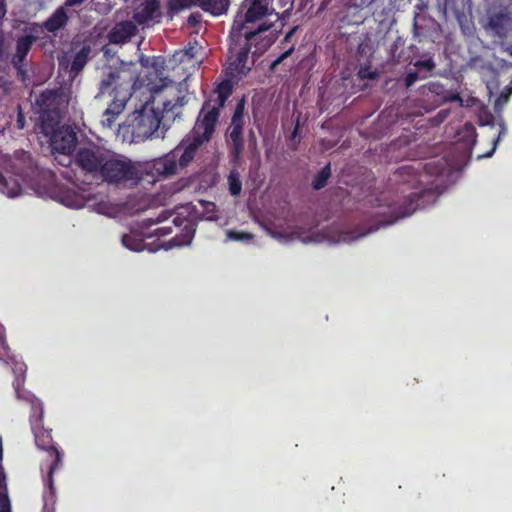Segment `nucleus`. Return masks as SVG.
Masks as SVG:
<instances>
[{
    "mask_svg": "<svg viewBox=\"0 0 512 512\" xmlns=\"http://www.w3.org/2000/svg\"><path fill=\"white\" fill-rule=\"evenodd\" d=\"M279 13L272 3L262 0H244L234 19L230 32L229 69L231 75L243 76L251 69L254 61L249 53L254 46L253 55L263 53L268 42H263L262 34L279 21Z\"/></svg>",
    "mask_w": 512,
    "mask_h": 512,
    "instance_id": "1",
    "label": "nucleus"
},
{
    "mask_svg": "<svg viewBox=\"0 0 512 512\" xmlns=\"http://www.w3.org/2000/svg\"><path fill=\"white\" fill-rule=\"evenodd\" d=\"M232 93L230 81L220 83L211 97L204 102L196 123L189 134L174 149L180 160L181 168L188 166L195 158L200 147L208 143L214 132L220 110Z\"/></svg>",
    "mask_w": 512,
    "mask_h": 512,
    "instance_id": "2",
    "label": "nucleus"
},
{
    "mask_svg": "<svg viewBox=\"0 0 512 512\" xmlns=\"http://www.w3.org/2000/svg\"><path fill=\"white\" fill-rule=\"evenodd\" d=\"M184 97L158 99L153 97L128 118L133 141L141 142L149 138H163L166 131L180 113Z\"/></svg>",
    "mask_w": 512,
    "mask_h": 512,
    "instance_id": "3",
    "label": "nucleus"
},
{
    "mask_svg": "<svg viewBox=\"0 0 512 512\" xmlns=\"http://www.w3.org/2000/svg\"><path fill=\"white\" fill-rule=\"evenodd\" d=\"M426 194H430V191L411 193L405 199L403 205L397 208V211L394 209L391 212V219L379 221L377 225L371 226L367 231L361 232L358 234H354L352 232H344L337 239H333L325 233L307 232L304 228L298 227V226L294 227L290 232L275 230L271 227H265V229H266L267 233L272 238H274L282 243H289L293 240H300L301 242H303L305 244L319 243L324 240H328V241L335 242V243L341 242V241L342 242H352V241H355L371 232L378 230L380 227H385V226L391 225L399 219L410 216L419 207V205L417 204V201L419 200V198Z\"/></svg>",
    "mask_w": 512,
    "mask_h": 512,
    "instance_id": "4",
    "label": "nucleus"
},
{
    "mask_svg": "<svg viewBox=\"0 0 512 512\" xmlns=\"http://www.w3.org/2000/svg\"><path fill=\"white\" fill-rule=\"evenodd\" d=\"M133 67V63L125 62H120L118 67L109 66L106 68L105 76L100 81L99 92L96 97L115 92L111 103L105 110L107 118L102 121L107 127H111L114 121L113 118L124 110L130 98L129 89L136 77Z\"/></svg>",
    "mask_w": 512,
    "mask_h": 512,
    "instance_id": "5",
    "label": "nucleus"
},
{
    "mask_svg": "<svg viewBox=\"0 0 512 512\" xmlns=\"http://www.w3.org/2000/svg\"><path fill=\"white\" fill-rule=\"evenodd\" d=\"M10 168L11 170L6 169L5 174L0 172V191L10 198L18 196L21 191L19 182L12 179L11 173L20 174L22 179L31 183L32 186L51 176L50 171L40 170L33 162L31 154L25 151L15 152Z\"/></svg>",
    "mask_w": 512,
    "mask_h": 512,
    "instance_id": "6",
    "label": "nucleus"
},
{
    "mask_svg": "<svg viewBox=\"0 0 512 512\" xmlns=\"http://www.w3.org/2000/svg\"><path fill=\"white\" fill-rule=\"evenodd\" d=\"M141 172L128 157L109 151L99 179L109 184H126L140 179Z\"/></svg>",
    "mask_w": 512,
    "mask_h": 512,
    "instance_id": "7",
    "label": "nucleus"
},
{
    "mask_svg": "<svg viewBox=\"0 0 512 512\" xmlns=\"http://www.w3.org/2000/svg\"><path fill=\"white\" fill-rule=\"evenodd\" d=\"M109 151L94 143L83 145L76 153V165L86 174L99 179Z\"/></svg>",
    "mask_w": 512,
    "mask_h": 512,
    "instance_id": "8",
    "label": "nucleus"
},
{
    "mask_svg": "<svg viewBox=\"0 0 512 512\" xmlns=\"http://www.w3.org/2000/svg\"><path fill=\"white\" fill-rule=\"evenodd\" d=\"M46 457L41 462V471L45 472L44 482L48 491L44 493L46 503L54 502L56 489L53 476L63 466L64 454L60 450H46Z\"/></svg>",
    "mask_w": 512,
    "mask_h": 512,
    "instance_id": "9",
    "label": "nucleus"
},
{
    "mask_svg": "<svg viewBox=\"0 0 512 512\" xmlns=\"http://www.w3.org/2000/svg\"><path fill=\"white\" fill-rule=\"evenodd\" d=\"M48 137H50V146L52 151L63 155L70 154L77 144L76 133L68 126L58 127Z\"/></svg>",
    "mask_w": 512,
    "mask_h": 512,
    "instance_id": "10",
    "label": "nucleus"
},
{
    "mask_svg": "<svg viewBox=\"0 0 512 512\" xmlns=\"http://www.w3.org/2000/svg\"><path fill=\"white\" fill-rule=\"evenodd\" d=\"M36 40L37 37L34 35H24L19 37L16 41L15 53L12 56L11 63L17 69L22 80H25L27 73L26 57Z\"/></svg>",
    "mask_w": 512,
    "mask_h": 512,
    "instance_id": "11",
    "label": "nucleus"
},
{
    "mask_svg": "<svg viewBox=\"0 0 512 512\" xmlns=\"http://www.w3.org/2000/svg\"><path fill=\"white\" fill-rule=\"evenodd\" d=\"M486 29L500 38L507 37L512 31V15L506 10L489 14Z\"/></svg>",
    "mask_w": 512,
    "mask_h": 512,
    "instance_id": "12",
    "label": "nucleus"
},
{
    "mask_svg": "<svg viewBox=\"0 0 512 512\" xmlns=\"http://www.w3.org/2000/svg\"><path fill=\"white\" fill-rule=\"evenodd\" d=\"M136 33L137 26L132 21H121L110 29L107 39L110 44L123 45L129 42Z\"/></svg>",
    "mask_w": 512,
    "mask_h": 512,
    "instance_id": "13",
    "label": "nucleus"
},
{
    "mask_svg": "<svg viewBox=\"0 0 512 512\" xmlns=\"http://www.w3.org/2000/svg\"><path fill=\"white\" fill-rule=\"evenodd\" d=\"M180 168V160L178 158L177 152L174 150L165 156L153 161V169L157 174L164 177H170L177 174Z\"/></svg>",
    "mask_w": 512,
    "mask_h": 512,
    "instance_id": "14",
    "label": "nucleus"
},
{
    "mask_svg": "<svg viewBox=\"0 0 512 512\" xmlns=\"http://www.w3.org/2000/svg\"><path fill=\"white\" fill-rule=\"evenodd\" d=\"M72 17V12H67L63 7H58L42 24V28L54 35L58 31L64 29L69 19Z\"/></svg>",
    "mask_w": 512,
    "mask_h": 512,
    "instance_id": "15",
    "label": "nucleus"
},
{
    "mask_svg": "<svg viewBox=\"0 0 512 512\" xmlns=\"http://www.w3.org/2000/svg\"><path fill=\"white\" fill-rule=\"evenodd\" d=\"M158 8L157 0H146L135 12V21L139 24H148L156 17Z\"/></svg>",
    "mask_w": 512,
    "mask_h": 512,
    "instance_id": "16",
    "label": "nucleus"
},
{
    "mask_svg": "<svg viewBox=\"0 0 512 512\" xmlns=\"http://www.w3.org/2000/svg\"><path fill=\"white\" fill-rule=\"evenodd\" d=\"M41 124V132L45 136H49L52 132H54L58 127L60 115L58 111L54 110H46L41 111L40 116Z\"/></svg>",
    "mask_w": 512,
    "mask_h": 512,
    "instance_id": "17",
    "label": "nucleus"
},
{
    "mask_svg": "<svg viewBox=\"0 0 512 512\" xmlns=\"http://www.w3.org/2000/svg\"><path fill=\"white\" fill-rule=\"evenodd\" d=\"M58 97L59 95L56 91L47 90L39 95L37 104L39 105L41 111L54 110L58 103Z\"/></svg>",
    "mask_w": 512,
    "mask_h": 512,
    "instance_id": "18",
    "label": "nucleus"
},
{
    "mask_svg": "<svg viewBox=\"0 0 512 512\" xmlns=\"http://www.w3.org/2000/svg\"><path fill=\"white\" fill-rule=\"evenodd\" d=\"M90 53V45H84L74 56V59L71 63V71H73L75 74L79 73L86 65Z\"/></svg>",
    "mask_w": 512,
    "mask_h": 512,
    "instance_id": "19",
    "label": "nucleus"
},
{
    "mask_svg": "<svg viewBox=\"0 0 512 512\" xmlns=\"http://www.w3.org/2000/svg\"><path fill=\"white\" fill-rule=\"evenodd\" d=\"M122 244L132 251H142L144 249V241L142 236L136 232L132 231L129 234H125L122 237Z\"/></svg>",
    "mask_w": 512,
    "mask_h": 512,
    "instance_id": "20",
    "label": "nucleus"
},
{
    "mask_svg": "<svg viewBox=\"0 0 512 512\" xmlns=\"http://www.w3.org/2000/svg\"><path fill=\"white\" fill-rule=\"evenodd\" d=\"M199 50H201V47L197 42L189 43L183 50L177 51L173 54V60L175 62L191 60L197 56Z\"/></svg>",
    "mask_w": 512,
    "mask_h": 512,
    "instance_id": "21",
    "label": "nucleus"
},
{
    "mask_svg": "<svg viewBox=\"0 0 512 512\" xmlns=\"http://www.w3.org/2000/svg\"><path fill=\"white\" fill-rule=\"evenodd\" d=\"M196 4L214 15H219L227 10L226 0H197Z\"/></svg>",
    "mask_w": 512,
    "mask_h": 512,
    "instance_id": "22",
    "label": "nucleus"
},
{
    "mask_svg": "<svg viewBox=\"0 0 512 512\" xmlns=\"http://www.w3.org/2000/svg\"><path fill=\"white\" fill-rule=\"evenodd\" d=\"M413 65L418 69V72H425L422 78L428 77L436 67L433 58L428 53L423 54L422 59L415 61Z\"/></svg>",
    "mask_w": 512,
    "mask_h": 512,
    "instance_id": "23",
    "label": "nucleus"
},
{
    "mask_svg": "<svg viewBox=\"0 0 512 512\" xmlns=\"http://www.w3.org/2000/svg\"><path fill=\"white\" fill-rule=\"evenodd\" d=\"M199 204L202 208V214L205 217V219L210 221L218 220L219 217L216 214L217 208L213 202L200 200Z\"/></svg>",
    "mask_w": 512,
    "mask_h": 512,
    "instance_id": "24",
    "label": "nucleus"
},
{
    "mask_svg": "<svg viewBox=\"0 0 512 512\" xmlns=\"http://www.w3.org/2000/svg\"><path fill=\"white\" fill-rule=\"evenodd\" d=\"M331 175L330 165H326L321 169V171L316 175L313 181V188L319 190L323 188Z\"/></svg>",
    "mask_w": 512,
    "mask_h": 512,
    "instance_id": "25",
    "label": "nucleus"
},
{
    "mask_svg": "<svg viewBox=\"0 0 512 512\" xmlns=\"http://www.w3.org/2000/svg\"><path fill=\"white\" fill-rule=\"evenodd\" d=\"M229 191L232 195H239L242 189V183L238 172L232 171L228 177Z\"/></svg>",
    "mask_w": 512,
    "mask_h": 512,
    "instance_id": "26",
    "label": "nucleus"
},
{
    "mask_svg": "<svg viewBox=\"0 0 512 512\" xmlns=\"http://www.w3.org/2000/svg\"><path fill=\"white\" fill-rule=\"evenodd\" d=\"M35 441L38 448H55L51 441V435L47 431L35 432Z\"/></svg>",
    "mask_w": 512,
    "mask_h": 512,
    "instance_id": "27",
    "label": "nucleus"
},
{
    "mask_svg": "<svg viewBox=\"0 0 512 512\" xmlns=\"http://www.w3.org/2000/svg\"><path fill=\"white\" fill-rule=\"evenodd\" d=\"M197 3V0H169L168 6L172 12H179Z\"/></svg>",
    "mask_w": 512,
    "mask_h": 512,
    "instance_id": "28",
    "label": "nucleus"
},
{
    "mask_svg": "<svg viewBox=\"0 0 512 512\" xmlns=\"http://www.w3.org/2000/svg\"><path fill=\"white\" fill-rule=\"evenodd\" d=\"M512 94V87H506L498 98L495 100V110L500 112L504 105L508 102L510 95Z\"/></svg>",
    "mask_w": 512,
    "mask_h": 512,
    "instance_id": "29",
    "label": "nucleus"
},
{
    "mask_svg": "<svg viewBox=\"0 0 512 512\" xmlns=\"http://www.w3.org/2000/svg\"><path fill=\"white\" fill-rule=\"evenodd\" d=\"M243 116H244V104L239 102L235 108L232 120H231V126H237V127H243Z\"/></svg>",
    "mask_w": 512,
    "mask_h": 512,
    "instance_id": "30",
    "label": "nucleus"
},
{
    "mask_svg": "<svg viewBox=\"0 0 512 512\" xmlns=\"http://www.w3.org/2000/svg\"><path fill=\"white\" fill-rule=\"evenodd\" d=\"M13 370L15 373H19V375L16 377V381H15L14 385H15V390H16L17 396L19 398H21L22 395L20 393V386L24 382V377L21 375H23L25 372V365L23 363H16Z\"/></svg>",
    "mask_w": 512,
    "mask_h": 512,
    "instance_id": "31",
    "label": "nucleus"
},
{
    "mask_svg": "<svg viewBox=\"0 0 512 512\" xmlns=\"http://www.w3.org/2000/svg\"><path fill=\"white\" fill-rule=\"evenodd\" d=\"M227 239L233 240V241H249L252 240L253 235L246 232H237L233 230H227L226 231Z\"/></svg>",
    "mask_w": 512,
    "mask_h": 512,
    "instance_id": "32",
    "label": "nucleus"
},
{
    "mask_svg": "<svg viewBox=\"0 0 512 512\" xmlns=\"http://www.w3.org/2000/svg\"><path fill=\"white\" fill-rule=\"evenodd\" d=\"M193 235H194V231L188 230L185 234V240H180L179 237H174L169 242V247L189 245L191 243Z\"/></svg>",
    "mask_w": 512,
    "mask_h": 512,
    "instance_id": "33",
    "label": "nucleus"
},
{
    "mask_svg": "<svg viewBox=\"0 0 512 512\" xmlns=\"http://www.w3.org/2000/svg\"><path fill=\"white\" fill-rule=\"evenodd\" d=\"M86 0H65L63 5L60 7H63V9L67 12H72V16L77 13L75 8L80 7Z\"/></svg>",
    "mask_w": 512,
    "mask_h": 512,
    "instance_id": "34",
    "label": "nucleus"
},
{
    "mask_svg": "<svg viewBox=\"0 0 512 512\" xmlns=\"http://www.w3.org/2000/svg\"><path fill=\"white\" fill-rule=\"evenodd\" d=\"M419 79H423V78H422V75H420L418 71L408 72L404 79L405 86L407 88H409Z\"/></svg>",
    "mask_w": 512,
    "mask_h": 512,
    "instance_id": "35",
    "label": "nucleus"
},
{
    "mask_svg": "<svg viewBox=\"0 0 512 512\" xmlns=\"http://www.w3.org/2000/svg\"><path fill=\"white\" fill-rule=\"evenodd\" d=\"M0 512H11L10 500L5 493H0Z\"/></svg>",
    "mask_w": 512,
    "mask_h": 512,
    "instance_id": "36",
    "label": "nucleus"
},
{
    "mask_svg": "<svg viewBox=\"0 0 512 512\" xmlns=\"http://www.w3.org/2000/svg\"><path fill=\"white\" fill-rule=\"evenodd\" d=\"M499 126H500L499 134H498L497 138H496V139H494V141H493V147H492L491 151H490L489 153H487V154H486V156H491V155H492V153H493V152L495 151V149H496L497 143L499 142L500 138H501V137H502V135H504V134H505V132H506V126H505V124H504V122H503V120H502V119H500V121H499Z\"/></svg>",
    "mask_w": 512,
    "mask_h": 512,
    "instance_id": "37",
    "label": "nucleus"
},
{
    "mask_svg": "<svg viewBox=\"0 0 512 512\" xmlns=\"http://www.w3.org/2000/svg\"><path fill=\"white\" fill-rule=\"evenodd\" d=\"M229 135L234 143H238L242 139V128L237 126H230Z\"/></svg>",
    "mask_w": 512,
    "mask_h": 512,
    "instance_id": "38",
    "label": "nucleus"
},
{
    "mask_svg": "<svg viewBox=\"0 0 512 512\" xmlns=\"http://www.w3.org/2000/svg\"><path fill=\"white\" fill-rule=\"evenodd\" d=\"M32 403V409L35 411V413H38L37 420L40 421L43 416V406L42 403L34 398L29 399Z\"/></svg>",
    "mask_w": 512,
    "mask_h": 512,
    "instance_id": "39",
    "label": "nucleus"
},
{
    "mask_svg": "<svg viewBox=\"0 0 512 512\" xmlns=\"http://www.w3.org/2000/svg\"><path fill=\"white\" fill-rule=\"evenodd\" d=\"M443 100L445 102H459L461 106L463 105V100L458 93L447 92L444 95Z\"/></svg>",
    "mask_w": 512,
    "mask_h": 512,
    "instance_id": "40",
    "label": "nucleus"
},
{
    "mask_svg": "<svg viewBox=\"0 0 512 512\" xmlns=\"http://www.w3.org/2000/svg\"><path fill=\"white\" fill-rule=\"evenodd\" d=\"M9 358L8 347L5 344V340L0 337V359L7 362Z\"/></svg>",
    "mask_w": 512,
    "mask_h": 512,
    "instance_id": "41",
    "label": "nucleus"
},
{
    "mask_svg": "<svg viewBox=\"0 0 512 512\" xmlns=\"http://www.w3.org/2000/svg\"><path fill=\"white\" fill-rule=\"evenodd\" d=\"M292 50H293V48H290L287 51H285L284 53H282L278 58H276L272 62L271 68L274 69L278 64H280L285 58H287L291 54Z\"/></svg>",
    "mask_w": 512,
    "mask_h": 512,
    "instance_id": "42",
    "label": "nucleus"
},
{
    "mask_svg": "<svg viewBox=\"0 0 512 512\" xmlns=\"http://www.w3.org/2000/svg\"><path fill=\"white\" fill-rule=\"evenodd\" d=\"M161 85H154L151 87V91L158 92L159 90L168 87L169 84H172V81H169L167 78H160Z\"/></svg>",
    "mask_w": 512,
    "mask_h": 512,
    "instance_id": "43",
    "label": "nucleus"
},
{
    "mask_svg": "<svg viewBox=\"0 0 512 512\" xmlns=\"http://www.w3.org/2000/svg\"><path fill=\"white\" fill-rule=\"evenodd\" d=\"M172 216L170 212L164 211L162 212L155 220L149 219L152 223H160L168 219V217Z\"/></svg>",
    "mask_w": 512,
    "mask_h": 512,
    "instance_id": "44",
    "label": "nucleus"
},
{
    "mask_svg": "<svg viewBox=\"0 0 512 512\" xmlns=\"http://www.w3.org/2000/svg\"><path fill=\"white\" fill-rule=\"evenodd\" d=\"M16 125L18 129H23L25 126V119L21 112L17 116Z\"/></svg>",
    "mask_w": 512,
    "mask_h": 512,
    "instance_id": "45",
    "label": "nucleus"
},
{
    "mask_svg": "<svg viewBox=\"0 0 512 512\" xmlns=\"http://www.w3.org/2000/svg\"><path fill=\"white\" fill-rule=\"evenodd\" d=\"M171 227H162L158 229L159 235L164 236L171 233Z\"/></svg>",
    "mask_w": 512,
    "mask_h": 512,
    "instance_id": "46",
    "label": "nucleus"
},
{
    "mask_svg": "<svg viewBox=\"0 0 512 512\" xmlns=\"http://www.w3.org/2000/svg\"><path fill=\"white\" fill-rule=\"evenodd\" d=\"M173 223L176 225V226H180L181 223H182V220L179 218V217H174L173 218Z\"/></svg>",
    "mask_w": 512,
    "mask_h": 512,
    "instance_id": "47",
    "label": "nucleus"
},
{
    "mask_svg": "<svg viewBox=\"0 0 512 512\" xmlns=\"http://www.w3.org/2000/svg\"><path fill=\"white\" fill-rule=\"evenodd\" d=\"M3 41H4V37H3V34L0 32V55L2 54Z\"/></svg>",
    "mask_w": 512,
    "mask_h": 512,
    "instance_id": "48",
    "label": "nucleus"
},
{
    "mask_svg": "<svg viewBox=\"0 0 512 512\" xmlns=\"http://www.w3.org/2000/svg\"><path fill=\"white\" fill-rule=\"evenodd\" d=\"M102 51H103L104 55H109L111 53V50L108 46H104L102 48Z\"/></svg>",
    "mask_w": 512,
    "mask_h": 512,
    "instance_id": "49",
    "label": "nucleus"
},
{
    "mask_svg": "<svg viewBox=\"0 0 512 512\" xmlns=\"http://www.w3.org/2000/svg\"><path fill=\"white\" fill-rule=\"evenodd\" d=\"M297 132H298V127L296 126V127H295V129H294V131H293V133H292V136H291V137H292V138H295V137H296V135H297Z\"/></svg>",
    "mask_w": 512,
    "mask_h": 512,
    "instance_id": "50",
    "label": "nucleus"
},
{
    "mask_svg": "<svg viewBox=\"0 0 512 512\" xmlns=\"http://www.w3.org/2000/svg\"><path fill=\"white\" fill-rule=\"evenodd\" d=\"M188 21H189L190 23L196 22V18H195L193 15H191V16L189 17Z\"/></svg>",
    "mask_w": 512,
    "mask_h": 512,
    "instance_id": "51",
    "label": "nucleus"
},
{
    "mask_svg": "<svg viewBox=\"0 0 512 512\" xmlns=\"http://www.w3.org/2000/svg\"><path fill=\"white\" fill-rule=\"evenodd\" d=\"M4 14L3 3H0V15Z\"/></svg>",
    "mask_w": 512,
    "mask_h": 512,
    "instance_id": "52",
    "label": "nucleus"
},
{
    "mask_svg": "<svg viewBox=\"0 0 512 512\" xmlns=\"http://www.w3.org/2000/svg\"><path fill=\"white\" fill-rule=\"evenodd\" d=\"M417 28H418V27H417V23L415 22V23H414V30L416 31V30H417Z\"/></svg>",
    "mask_w": 512,
    "mask_h": 512,
    "instance_id": "53",
    "label": "nucleus"
},
{
    "mask_svg": "<svg viewBox=\"0 0 512 512\" xmlns=\"http://www.w3.org/2000/svg\"><path fill=\"white\" fill-rule=\"evenodd\" d=\"M3 450H0V460L2 459Z\"/></svg>",
    "mask_w": 512,
    "mask_h": 512,
    "instance_id": "54",
    "label": "nucleus"
},
{
    "mask_svg": "<svg viewBox=\"0 0 512 512\" xmlns=\"http://www.w3.org/2000/svg\"><path fill=\"white\" fill-rule=\"evenodd\" d=\"M269 153H270V151H269V150H267V151H266V156H267V157H269Z\"/></svg>",
    "mask_w": 512,
    "mask_h": 512,
    "instance_id": "55",
    "label": "nucleus"
},
{
    "mask_svg": "<svg viewBox=\"0 0 512 512\" xmlns=\"http://www.w3.org/2000/svg\"><path fill=\"white\" fill-rule=\"evenodd\" d=\"M511 84H512V81H511Z\"/></svg>",
    "mask_w": 512,
    "mask_h": 512,
    "instance_id": "56",
    "label": "nucleus"
}]
</instances>
